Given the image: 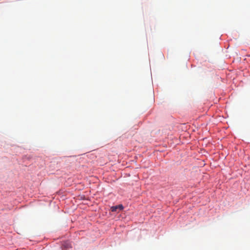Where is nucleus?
Returning a JSON list of instances; mask_svg holds the SVG:
<instances>
[{
    "mask_svg": "<svg viewBox=\"0 0 250 250\" xmlns=\"http://www.w3.org/2000/svg\"><path fill=\"white\" fill-rule=\"evenodd\" d=\"M124 208L122 205H119L116 206H113L111 208V210L112 212H116L118 210H122Z\"/></svg>",
    "mask_w": 250,
    "mask_h": 250,
    "instance_id": "1",
    "label": "nucleus"
}]
</instances>
